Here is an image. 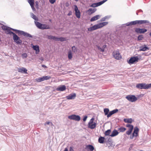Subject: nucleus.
I'll list each match as a JSON object with an SVG mask.
<instances>
[{
	"instance_id": "nucleus-1",
	"label": "nucleus",
	"mask_w": 151,
	"mask_h": 151,
	"mask_svg": "<svg viewBox=\"0 0 151 151\" xmlns=\"http://www.w3.org/2000/svg\"><path fill=\"white\" fill-rule=\"evenodd\" d=\"M149 22L147 20H138L132 21L130 22H128L126 24L127 26H129L136 24H140L146 23L149 24Z\"/></svg>"
},
{
	"instance_id": "nucleus-2",
	"label": "nucleus",
	"mask_w": 151,
	"mask_h": 151,
	"mask_svg": "<svg viewBox=\"0 0 151 151\" xmlns=\"http://www.w3.org/2000/svg\"><path fill=\"white\" fill-rule=\"evenodd\" d=\"M14 32H15L16 33H18L19 35H23L24 36L28 38H32L33 36L30 34L25 32L23 31L14 29L13 28H10Z\"/></svg>"
},
{
	"instance_id": "nucleus-3",
	"label": "nucleus",
	"mask_w": 151,
	"mask_h": 151,
	"mask_svg": "<svg viewBox=\"0 0 151 151\" xmlns=\"http://www.w3.org/2000/svg\"><path fill=\"white\" fill-rule=\"evenodd\" d=\"M35 22L36 26L40 29H50V26L49 25L42 24L37 21H35Z\"/></svg>"
},
{
	"instance_id": "nucleus-4",
	"label": "nucleus",
	"mask_w": 151,
	"mask_h": 151,
	"mask_svg": "<svg viewBox=\"0 0 151 151\" xmlns=\"http://www.w3.org/2000/svg\"><path fill=\"white\" fill-rule=\"evenodd\" d=\"M136 87L140 89H147L151 87V84H148L145 83H138L137 84Z\"/></svg>"
},
{
	"instance_id": "nucleus-5",
	"label": "nucleus",
	"mask_w": 151,
	"mask_h": 151,
	"mask_svg": "<svg viewBox=\"0 0 151 151\" xmlns=\"http://www.w3.org/2000/svg\"><path fill=\"white\" fill-rule=\"evenodd\" d=\"M126 98L129 101L133 102L137 100V98L133 95H128L126 97Z\"/></svg>"
},
{
	"instance_id": "nucleus-6",
	"label": "nucleus",
	"mask_w": 151,
	"mask_h": 151,
	"mask_svg": "<svg viewBox=\"0 0 151 151\" xmlns=\"http://www.w3.org/2000/svg\"><path fill=\"white\" fill-rule=\"evenodd\" d=\"M13 39L14 41L17 44L21 45L22 43V40L20 39V38L15 33L13 35Z\"/></svg>"
},
{
	"instance_id": "nucleus-7",
	"label": "nucleus",
	"mask_w": 151,
	"mask_h": 151,
	"mask_svg": "<svg viewBox=\"0 0 151 151\" xmlns=\"http://www.w3.org/2000/svg\"><path fill=\"white\" fill-rule=\"evenodd\" d=\"M68 118L70 119L73 120L77 121H79L81 119V117L80 116L75 114L69 116H68Z\"/></svg>"
},
{
	"instance_id": "nucleus-8",
	"label": "nucleus",
	"mask_w": 151,
	"mask_h": 151,
	"mask_svg": "<svg viewBox=\"0 0 151 151\" xmlns=\"http://www.w3.org/2000/svg\"><path fill=\"white\" fill-rule=\"evenodd\" d=\"M139 60V58L138 56L134 57H131L127 61L128 63L130 65H131L134 63L136 62H137Z\"/></svg>"
},
{
	"instance_id": "nucleus-9",
	"label": "nucleus",
	"mask_w": 151,
	"mask_h": 151,
	"mask_svg": "<svg viewBox=\"0 0 151 151\" xmlns=\"http://www.w3.org/2000/svg\"><path fill=\"white\" fill-rule=\"evenodd\" d=\"M114 57L115 59L117 60H119L122 57L118 50L116 51L113 52Z\"/></svg>"
},
{
	"instance_id": "nucleus-10",
	"label": "nucleus",
	"mask_w": 151,
	"mask_h": 151,
	"mask_svg": "<svg viewBox=\"0 0 151 151\" xmlns=\"http://www.w3.org/2000/svg\"><path fill=\"white\" fill-rule=\"evenodd\" d=\"M74 10L76 17L78 19L80 18L81 17V13L79 10L78 9L77 6L76 5H75Z\"/></svg>"
},
{
	"instance_id": "nucleus-11",
	"label": "nucleus",
	"mask_w": 151,
	"mask_h": 151,
	"mask_svg": "<svg viewBox=\"0 0 151 151\" xmlns=\"http://www.w3.org/2000/svg\"><path fill=\"white\" fill-rule=\"evenodd\" d=\"M147 30L145 29H141L139 28H136L135 29V32L137 33H144L146 32Z\"/></svg>"
},
{
	"instance_id": "nucleus-12",
	"label": "nucleus",
	"mask_w": 151,
	"mask_h": 151,
	"mask_svg": "<svg viewBox=\"0 0 151 151\" xmlns=\"http://www.w3.org/2000/svg\"><path fill=\"white\" fill-rule=\"evenodd\" d=\"M66 89V87L64 85H60L56 89V91H63Z\"/></svg>"
},
{
	"instance_id": "nucleus-13",
	"label": "nucleus",
	"mask_w": 151,
	"mask_h": 151,
	"mask_svg": "<svg viewBox=\"0 0 151 151\" xmlns=\"http://www.w3.org/2000/svg\"><path fill=\"white\" fill-rule=\"evenodd\" d=\"M76 96V93H73L70 94L66 97V99L68 100L74 99Z\"/></svg>"
},
{
	"instance_id": "nucleus-14",
	"label": "nucleus",
	"mask_w": 151,
	"mask_h": 151,
	"mask_svg": "<svg viewBox=\"0 0 151 151\" xmlns=\"http://www.w3.org/2000/svg\"><path fill=\"white\" fill-rule=\"evenodd\" d=\"M86 149H87L88 151H93L94 148L92 145H89L86 146Z\"/></svg>"
},
{
	"instance_id": "nucleus-15",
	"label": "nucleus",
	"mask_w": 151,
	"mask_h": 151,
	"mask_svg": "<svg viewBox=\"0 0 151 151\" xmlns=\"http://www.w3.org/2000/svg\"><path fill=\"white\" fill-rule=\"evenodd\" d=\"M96 10V8L93 9L90 8L87 11V13H88L89 15H91L94 13Z\"/></svg>"
},
{
	"instance_id": "nucleus-16",
	"label": "nucleus",
	"mask_w": 151,
	"mask_h": 151,
	"mask_svg": "<svg viewBox=\"0 0 151 151\" xmlns=\"http://www.w3.org/2000/svg\"><path fill=\"white\" fill-rule=\"evenodd\" d=\"M97 29H98V26L97 24H96L91 27L88 28V31H91L93 30H95Z\"/></svg>"
},
{
	"instance_id": "nucleus-17",
	"label": "nucleus",
	"mask_w": 151,
	"mask_h": 151,
	"mask_svg": "<svg viewBox=\"0 0 151 151\" xmlns=\"http://www.w3.org/2000/svg\"><path fill=\"white\" fill-rule=\"evenodd\" d=\"M119 133V132L117 130L114 129L113 131L111 134L109 136L111 137H114L117 135Z\"/></svg>"
},
{
	"instance_id": "nucleus-18",
	"label": "nucleus",
	"mask_w": 151,
	"mask_h": 151,
	"mask_svg": "<svg viewBox=\"0 0 151 151\" xmlns=\"http://www.w3.org/2000/svg\"><path fill=\"white\" fill-rule=\"evenodd\" d=\"M97 124L96 123L94 122L93 123L91 124H88V128L91 129H94L96 126Z\"/></svg>"
},
{
	"instance_id": "nucleus-19",
	"label": "nucleus",
	"mask_w": 151,
	"mask_h": 151,
	"mask_svg": "<svg viewBox=\"0 0 151 151\" xmlns=\"http://www.w3.org/2000/svg\"><path fill=\"white\" fill-rule=\"evenodd\" d=\"M100 16L99 15H96L91 18L90 19L91 22H93L96 20L100 18Z\"/></svg>"
},
{
	"instance_id": "nucleus-20",
	"label": "nucleus",
	"mask_w": 151,
	"mask_h": 151,
	"mask_svg": "<svg viewBox=\"0 0 151 151\" xmlns=\"http://www.w3.org/2000/svg\"><path fill=\"white\" fill-rule=\"evenodd\" d=\"M33 48L34 50L36 51L35 53L36 54H37L40 52L39 46L37 45H33Z\"/></svg>"
},
{
	"instance_id": "nucleus-21",
	"label": "nucleus",
	"mask_w": 151,
	"mask_h": 151,
	"mask_svg": "<svg viewBox=\"0 0 151 151\" xmlns=\"http://www.w3.org/2000/svg\"><path fill=\"white\" fill-rule=\"evenodd\" d=\"M139 131V128L137 127H135L134 129L133 133L135 135V137H137L138 136V132Z\"/></svg>"
},
{
	"instance_id": "nucleus-22",
	"label": "nucleus",
	"mask_w": 151,
	"mask_h": 151,
	"mask_svg": "<svg viewBox=\"0 0 151 151\" xmlns=\"http://www.w3.org/2000/svg\"><path fill=\"white\" fill-rule=\"evenodd\" d=\"M148 50H149V48L148 47H146L145 45V47L142 46L139 47L140 51H144Z\"/></svg>"
},
{
	"instance_id": "nucleus-23",
	"label": "nucleus",
	"mask_w": 151,
	"mask_h": 151,
	"mask_svg": "<svg viewBox=\"0 0 151 151\" xmlns=\"http://www.w3.org/2000/svg\"><path fill=\"white\" fill-rule=\"evenodd\" d=\"M27 70L25 68H19L18 69V71L19 72L22 73H27Z\"/></svg>"
},
{
	"instance_id": "nucleus-24",
	"label": "nucleus",
	"mask_w": 151,
	"mask_h": 151,
	"mask_svg": "<svg viewBox=\"0 0 151 151\" xmlns=\"http://www.w3.org/2000/svg\"><path fill=\"white\" fill-rule=\"evenodd\" d=\"M105 138L104 137H101L98 139L99 142L100 143L103 144L104 143Z\"/></svg>"
},
{
	"instance_id": "nucleus-25",
	"label": "nucleus",
	"mask_w": 151,
	"mask_h": 151,
	"mask_svg": "<svg viewBox=\"0 0 151 151\" xmlns=\"http://www.w3.org/2000/svg\"><path fill=\"white\" fill-rule=\"evenodd\" d=\"M9 29L7 30V32H6V33L7 34H9L10 35H13L14 34V33L12 31H11L10 30H12L11 29L10 27H8Z\"/></svg>"
},
{
	"instance_id": "nucleus-26",
	"label": "nucleus",
	"mask_w": 151,
	"mask_h": 151,
	"mask_svg": "<svg viewBox=\"0 0 151 151\" xmlns=\"http://www.w3.org/2000/svg\"><path fill=\"white\" fill-rule=\"evenodd\" d=\"M124 122L126 123H131L132 121V119L131 118L130 119H124Z\"/></svg>"
},
{
	"instance_id": "nucleus-27",
	"label": "nucleus",
	"mask_w": 151,
	"mask_h": 151,
	"mask_svg": "<svg viewBox=\"0 0 151 151\" xmlns=\"http://www.w3.org/2000/svg\"><path fill=\"white\" fill-rule=\"evenodd\" d=\"M126 130V128L123 127H120L118 128V130H119L120 132H123L125 131Z\"/></svg>"
},
{
	"instance_id": "nucleus-28",
	"label": "nucleus",
	"mask_w": 151,
	"mask_h": 151,
	"mask_svg": "<svg viewBox=\"0 0 151 151\" xmlns=\"http://www.w3.org/2000/svg\"><path fill=\"white\" fill-rule=\"evenodd\" d=\"M99 6H100V5L99 2H98L92 4L90 6L91 7H95Z\"/></svg>"
},
{
	"instance_id": "nucleus-29",
	"label": "nucleus",
	"mask_w": 151,
	"mask_h": 151,
	"mask_svg": "<svg viewBox=\"0 0 151 151\" xmlns=\"http://www.w3.org/2000/svg\"><path fill=\"white\" fill-rule=\"evenodd\" d=\"M68 58L69 59H71L72 58V53L71 51L70 50L68 52Z\"/></svg>"
},
{
	"instance_id": "nucleus-30",
	"label": "nucleus",
	"mask_w": 151,
	"mask_h": 151,
	"mask_svg": "<svg viewBox=\"0 0 151 151\" xmlns=\"http://www.w3.org/2000/svg\"><path fill=\"white\" fill-rule=\"evenodd\" d=\"M104 112L105 115H107L109 112V110L108 108H105L104 109Z\"/></svg>"
},
{
	"instance_id": "nucleus-31",
	"label": "nucleus",
	"mask_w": 151,
	"mask_h": 151,
	"mask_svg": "<svg viewBox=\"0 0 151 151\" xmlns=\"http://www.w3.org/2000/svg\"><path fill=\"white\" fill-rule=\"evenodd\" d=\"M43 81L47 80L51 78V77L49 76H44L42 77Z\"/></svg>"
},
{
	"instance_id": "nucleus-32",
	"label": "nucleus",
	"mask_w": 151,
	"mask_h": 151,
	"mask_svg": "<svg viewBox=\"0 0 151 151\" xmlns=\"http://www.w3.org/2000/svg\"><path fill=\"white\" fill-rule=\"evenodd\" d=\"M66 40L65 38L63 37H60L59 38H58L57 41H60L61 42L64 41Z\"/></svg>"
},
{
	"instance_id": "nucleus-33",
	"label": "nucleus",
	"mask_w": 151,
	"mask_h": 151,
	"mask_svg": "<svg viewBox=\"0 0 151 151\" xmlns=\"http://www.w3.org/2000/svg\"><path fill=\"white\" fill-rule=\"evenodd\" d=\"M111 132V130L110 129H108L105 131L104 134L105 136L109 135Z\"/></svg>"
},
{
	"instance_id": "nucleus-34",
	"label": "nucleus",
	"mask_w": 151,
	"mask_h": 151,
	"mask_svg": "<svg viewBox=\"0 0 151 151\" xmlns=\"http://www.w3.org/2000/svg\"><path fill=\"white\" fill-rule=\"evenodd\" d=\"M36 80L37 82H41L43 81V77H39L36 79Z\"/></svg>"
},
{
	"instance_id": "nucleus-35",
	"label": "nucleus",
	"mask_w": 151,
	"mask_h": 151,
	"mask_svg": "<svg viewBox=\"0 0 151 151\" xmlns=\"http://www.w3.org/2000/svg\"><path fill=\"white\" fill-rule=\"evenodd\" d=\"M133 129L132 128H129V130L126 132V134L128 135H130L132 133Z\"/></svg>"
},
{
	"instance_id": "nucleus-36",
	"label": "nucleus",
	"mask_w": 151,
	"mask_h": 151,
	"mask_svg": "<svg viewBox=\"0 0 151 151\" xmlns=\"http://www.w3.org/2000/svg\"><path fill=\"white\" fill-rule=\"evenodd\" d=\"M72 50L74 52H77V49L75 46H73L72 47Z\"/></svg>"
},
{
	"instance_id": "nucleus-37",
	"label": "nucleus",
	"mask_w": 151,
	"mask_h": 151,
	"mask_svg": "<svg viewBox=\"0 0 151 151\" xmlns=\"http://www.w3.org/2000/svg\"><path fill=\"white\" fill-rule=\"evenodd\" d=\"M32 17L33 19H34L36 20H38V19L37 17L33 13L32 14Z\"/></svg>"
},
{
	"instance_id": "nucleus-38",
	"label": "nucleus",
	"mask_w": 151,
	"mask_h": 151,
	"mask_svg": "<svg viewBox=\"0 0 151 151\" xmlns=\"http://www.w3.org/2000/svg\"><path fill=\"white\" fill-rule=\"evenodd\" d=\"M143 39V36L142 35H139L137 37L138 40H142Z\"/></svg>"
},
{
	"instance_id": "nucleus-39",
	"label": "nucleus",
	"mask_w": 151,
	"mask_h": 151,
	"mask_svg": "<svg viewBox=\"0 0 151 151\" xmlns=\"http://www.w3.org/2000/svg\"><path fill=\"white\" fill-rule=\"evenodd\" d=\"M9 27H8L6 26H5L3 25V26L1 27L2 29L4 30H7L8 29Z\"/></svg>"
},
{
	"instance_id": "nucleus-40",
	"label": "nucleus",
	"mask_w": 151,
	"mask_h": 151,
	"mask_svg": "<svg viewBox=\"0 0 151 151\" xmlns=\"http://www.w3.org/2000/svg\"><path fill=\"white\" fill-rule=\"evenodd\" d=\"M97 47L98 50H100V51L102 52H104V49L101 47L100 46H97Z\"/></svg>"
},
{
	"instance_id": "nucleus-41",
	"label": "nucleus",
	"mask_w": 151,
	"mask_h": 151,
	"mask_svg": "<svg viewBox=\"0 0 151 151\" xmlns=\"http://www.w3.org/2000/svg\"><path fill=\"white\" fill-rule=\"evenodd\" d=\"M96 24L98 26V29L100 28L103 27L102 23H100L98 24Z\"/></svg>"
},
{
	"instance_id": "nucleus-42",
	"label": "nucleus",
	"mask_w": 151,
	"mask_h": 151,
	"mask_svg": "<svg viewBox=\"0 0 151 151\" xmlns=\"http://www.w3.org/2000/svg\"><path fill=\"white\" fill-rule=\"evenodd\" d=\"M126 127H129V128H132V129H133L134 128V127L133 125L132 124H127Z\"/></svg>"
},
{
	"instance_id": "nucleus-43",
	"label": "nucleus",
	"mask_w": 151,
	"mask_h": 151,
	"mask_svg": "<svg viewBox=\"0 0 151 151\" xmlns=\"http://www.w3.org/2000/svg\"><path fill=\"white\" fill-rule=\"evenodd\" d=\"M113 114H113L112 111H110L109 112V114L108 115H107V117L108 118H109V117H110Z\"/></svg>"
},
{
	"instance_id": "nucleus-44",
	"label": "nucleus",
	"mask_w": 151,
	"mask_h": 151,
	"mask_svg": "<svg viewBox=\"0 0 151 151\" xmlns=\"http://www.w3.org/2000/svg\"><path fill=\"white\" fill-rule=\"evenodd\" d=\"M94 118H92L90 120L89 122L88 123V124H91L93 123V121L94 120Z\"/></svg>"
},
{
	"instance_id": "nucleus-45",
	"label": "nucleus",
	"mask_w": 151,
	"mask_h": 151,
	"mask_svg": "<svg viewBox=\"0 0 151 151\" xmlns=\"http://www.w3.org/2000/svg\"><path fill=\"white\" fill-rule=\"evenodd\" d=\"M107 0H103V1H102L100 2H99V5L100 6L103 4H104V3L106 2V1H107Z\"/></svg>"
},
{
	"instance_id": "nucleus-46",
	"label": "nucleus",
	"mask_w": 151,
	"mask_h": 151,
	"mask_svg": "<svg viewBox=\"0 0 151 151\" xmlns=\"http://www.w3.org/2000/svg\"><path fill=\"white\" fill-rule=\"evenodd\" d=\"M34 3H32V4H29L30 5L32 9L33 10H35V9L34 7Z\"/></svg>"
},
{
	"instance_id": "nucleus-47",
	"label": "nucleus",
	"mask_w": 151,
	"mask_h": 151,
	"mask_svg": "<svg viewBox=\"0 0 151 151\" xmlns=\"http://www.w3.org/2000/svg\"><path fill=\"white\" fill-rule=\"evenodd\" d=\"M22 56L23 58H26L27 57V55L26 53H23L22 55Z\"/></svg>"
},
{
	"instance_id": "nucleus-48",
	"label": "nucleus",
	"mask_w": 151,
	"mask_h": 151,
	"mask_svg": "<svg viewBox=\"0 0 151 151\" xmlns=\"http://www.w3.org/2000/svg\"><path fill=\"white\" fill-rule=\"evenodd\" d=\"M107 16H106L105 17H104L103 18H101V19L100 21L101 22H102V21H105V20L107 18Z\"/></svg>"
},
{
	"instance_id": "nucleus-49",
	"label": "nucleus",
	"mask_w": 151,
	"mask_h": 151,
	"mask_svg": "<svg viewBox=\"0 0 151 151\" xmlns=\"http://www.w3.org/2000/svg\"><path fill=\"white\" fill-rule=\"evenodd\" d=\"M27 1L29 4L34 3V0H27Z\"/></svg>"
},
{
	"instance_id": "nucleus-50",
	"label": "nucleus",
	"mask_w": 151,
	"mask_h": 151,
	"mask_svg": "<svg viewBox=\"0 0 151 151\" xmlns=\"http://www.w3.org/2000/svg\"><path fill=\"white\" fill-rule=\"evenodd\" d=\"M101 23L102 24L103 27L106 25L108 23V22H104Z\"/></svg>"
},
{
	"instance_id": "nucleus-51",
	"label": "nucleus",
	"mask_w": 151,
	"mask_h": 151,
	"mask_svg": "<svg viewBox=\"0 0 151 151\" xmlns=\"http://www.w3.org/2000/svg\"><path fill=\"white\" fill-rule=\"evenodd\" d=\"M113 114H114L115 113H116L118 111V110L117 109H115L112 111Z\"/></svg>"
},
{
	"instance_id": "nucleus-52",
	"label": "nucleus",
	"mask_w": 151,
	"mask_h": 151,
	"mask_svg": "<svg viewBox=\"0 0 151 151\" xmlns=\"http://www.w3.org/2000/svg\"><path fill=\"white\" fill-rule=\"evenodd\" d=\"M52 37L53 40L56 41H57L58 37L54 36H53Z\"/></svg>"
},
{
	"instance_id": "nucleus-53",
	"label": "nucleus",
	"mask_w": 151,
	"mask_h": 151,
	"mask_svg": "<svg viewBox=\"0 0 151 151\" xmlns=\"http://www.w3.org/2000/svg\"><path fill=\"white\" fill-rule=\"evenodd\" d=\"M88 117L87 116H85L83 117V121L84 122H85L86 121Z\"/></svg>"
},
{
	"instance_id": "nucleus-54",
	"label": "nucleus",
	"mask_w": 151,
	"mask_h": 151,
	"mask_svg": "<svg viewBox=\"0 0 151 151\" xmlns=\"http://www.w3.org/2000/svg\"><path fill=\"white\" fill-rule=\"evenodd\" d=\"M134 137H136L135 135L133 134V133H132V134L130 135V138L131 139H133Z\"/></svg>"
},
{
	"instance_id": "nucleus-55",
	"label": "nucleus",
	"mask_w": 151,
	"mask_h": 151,
	"mask_svg": "<svg viewBox=\"0 0 151 151\" xmlns=\"http://www.w3.org/2000/svg\"><path fill=\"white\" fill-rule=\"evenodd\" d=\"M52 37L53 36L52 35H48L47 38L49 40H52Z\"/></svg>"
},
{
	"instance_id": "nucleus-56",
	"label": "nucleus",
	"mask_w": 151,
	"mask_h": 151,
	"mask_svg": "<svg viewBox=\"0 0 151 151\" xmlns=\"http://www.w3.org/2000/svg\"><path fill=\"white\" fill-rule=\"evenodd\" d=\"M56 0H49L50 2L52 4H54L55 1Z\"/></svg>"
},
{
	"instance_id": "nucleus-57",
	"label": "nucleus",
	"mask_w": 151,
	"mask_h": 151,
	"mask_svg": "<svg viewBox=\"0 0 151 151\" xmlns=\"http://www.w3.org/2000/svg\"><path fill=\"white\" fill-rule=\"evenodd\" d=\"M111 139L110 137H109V138L107 141L106 142H111Z\"/></svg>"
},
{
	"instance_id": "nucleus-58",
	"label": "nucleus",
	"mask_w": 151,
	"mask_h": 151,
	"mask_svg": "<svg viewBox=\"0 0 151 151\" xmlns=\"http://www.w3.org/2000/svg\"><path fill=\"white\" fill-rule=\"evenodd\" d=\"M50 122H47L45 123L44 125L45 126L47 124H50Z\"/></svg>"
},
{
	"instance_id": "nucleus-59",
	"label": "nucleus",
	"mask_w": 151,
	"mask_h": 151,
	"mask_svg": "<svg viewBox=\"0 0 151 151\" xmlns=\"http://www.w3.org/2000/svg\"><path fill=\"white\" fill-rule=\"evenodd\" d=\"M69 151H74L73 150L72 147H70Z\"/></svg>"
},
{
	"instance_id": "nucleus-60",
	"label": "nucleus",
	"mask_w": 151,
	"mask_h": 151,
	"mask_svg": "<svg viewBox=\"0 0 151 151\" xmlns=\"http://www.w3.org/2000/svg\"><path fill=\"white\" fill-rule=\"evenodd\" d=\"M106 47V45H104L103 46V47H102V48L103 49H104Z\"/></svg>"
},
{
	"instance_id": "nucleus-61",
	"label": "nucleus",
	"mask_w": 151,
	"mask_h": 151,
	"mask_svg": "<svg viewBox=\"0 0 151 151\" xmlns=\"http://www.w3.org/2000/svg\"><path fill=\"white\" fill-rule=\"evenodd\" d=\"M71 14H72V12L71 11H70V12H69L68 14V16H70V15H71Z\"/></svg>"
},
{
	"instance_id": "nucleus-62",
	"label": "nucleus",
	"mask_w": 151,
	"mask_h": 151,
	"mask_svg": "<svg viewBox=\"0 0 151 151\" xmlns=\"http://www.w3.org/2000/svg\"><path fill=\"white\" fill-rule=\"evenodd\" d=\"M36 5L38 6V2L37 1H36L35 2Z\"/></svg>"
},
{
	"instance_id": "nucleus-63",
	"label": "nucleus",
	"mask_w": 151,
	"mask_h": 151,
	"mask_svg": "<svg viewBox=\"0 0 151 151\" xmlns=\"http://www.w3.org/2000/svg\"><path fill=\"white\" fill-rule=\"evenodd\" d=\"M64 151H68V150L67 148H65L64 150Z\"/></svg>"
},
{
	"instance_id": "nucleus-64",
	"label": "nucleus",
	"mask_w": 151,
	"mask_h": 151,
	"mask_svg": "<svg viewBox=\"0 0 151 151\" xmlns=\"http://www.w3.org/2000/svg\"><path fill=\"white\" fill-rule=\"evenodd\" d=\"M39 59H40V60H41L42 61H43V60H44V59H43V58H42H42H39Z\"/></svg>"
}]
</instances>
